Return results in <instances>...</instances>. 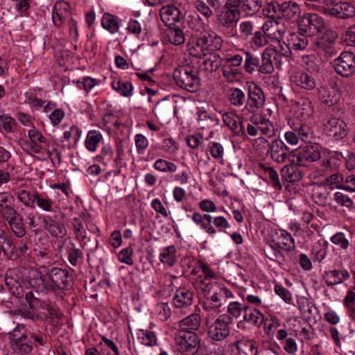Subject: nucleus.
<instances>
[{
  "mask_svg": "<svg viewBox=\"0 0 355 355\" xmlns=\"http://www.w3.org/2000/svg\"><path fill=\"white\" fill-rule=\"evenodd\" d=\"M318 93L321 103L326 106H333L340 101V95L337 89L336 84H331L329 86H321L318 89Z\"/></svg>",
  "mask_w": 355,
  "mask_h": 355,
  "instance_id": "4468645a",
  "label": "nucleus"
},
{
  "mask_svg": "<svg viewBox=\"0 0 355 355\" xmlns=\"http://www.w3.org/2000/svg\"><path fill=\"white\" fill-rule=\"evenodd\" d=\"M250 44L251 46H255L257 48L263 47L269 44V42L265 35V32L261 29V26H258L252 35Z\"/></svg>",
  "mask_w": 355,
  "mask_h": 355,
  "instance_id": "8fccbe9b",
  "label": "nucleus"
},
{
  "mask_svg": "<svg viewBox=\"0 0 355 355\" xmlns=\"http://www.w3.org/2000/svg\"><path fill=\"white\" fill-rule=\"evenodd\" d=\"M243 320L254 326H260L263 321V315L256 308L247 304L243 313Z\"/></svg>",
  "mask_w": 355,
  "mask_h": 355,
  "instance_id": "4c0bfd02",
  "label": "nucleus"
},
{
  "mask_svg": "<svg viewBox=\"0 0 355 355\" xmlns=\"http://www.w3.org/2000/svg\"><path fill=\"white\" fill-rule=\"evenodd\" d=\"M102 139V134L99 131L94 130L89 131L85 142L86 148L91 152H94Z\"/></svg>",
  "mask_w": 355,
  "mask_h": 355,
  "instance_id": "37998d69",
  "label": "nucleus"
},
{
  "mask_svg": "<svg viewBox=\"0 0 355 355\" xmlns=\"http://www.w3.org/2000/svg\"><path fill=\"white\" fill-rule=\"evenodd\" d=\"M220 38L213 31L205 32L201 35V49L205 47L210 51H214L220 45Z\"/></svg>",
  "mask_w": 355,
  "mask_h": 355,
  "instance_id": "58836bf2",
  "label": "nucleus"
},
{
  "mask_svg": "<svg viewBox=\"0 0 355 355\" xmlns=\"http://www.w3.org/2000/svg\"><path fill=\"white\" fill-rule=\"evenodd\" d=\"M201 294H203L202 307L205 315H209L214 319L220 312L218 309L222 305V300L218 291V284L201 281Z\"/></svg>",
  "mask_w": 355,
  "mask_h": 355,
  "instance_id": "f03ea898",
  "label": "nucleus"
},
{
  "mask_svg": "<svg viewBox=\"0 0 355 355\" xmlns=\"http://www.w3.org/2000/svg\"><path fill=\"white\" fill-rule=\"evenodd\" d=\"M102 26L110 33H116L119 29V19L117 16L105 12L101 19Z\"/></svg>",
  "mask_w": 355,
  "mask_h": 355,
  "instance_id": "ea45409f",
  "label": "nucleus"
},
{
  "mask_svg": "<svg viewBox=\"0 0 355 355\" xmlns=\"http://www.w3.org/2000/svg\"><path fill=\"white\" fill-rule=\"evenodd\" d=\"M220 65L219 55L216 53L209 52L201 55V71L209 78V75L216 71Z\"/></svg>",
  "mask_w": 355,
  "mask_h": 355,
  "instance_id": "412c9836",
  "label": "nucleus"
},
{
  "mask_svg": "<svg viewBox=\"0 0 355 355\" xmlns=\"http://www.w3.org/2000/svg\"><path fill=\"white\" fill-rule=\"evenodd\" d=\"M295 131L302 141L311 142L315 137L314 132L312 127L309 124L301 123L295 128Z\"/></svg>",
  "mask_w": 355,
  "mask_h": 355,
  "instance_id": "49530a36",
  "label": "nucleus"
},
{
  "mask_svg": "<svg viewBox=\"0 0 355 355\" xmlns=\"http://www.w3.org/2000/svg\"><path fill=\"white\" fill-rule=\"evenodd\" d=\"M273 49H266L265 54H268V57L276 58L277 55H283L285 58H289L291 55L293 49L290 46L289 42L287 44L282 40L276 42L272 44Z\"/></svg>",
  "mask_w": 355,
  "mask_h": 355,
  "instance_id": "cd10ccee",
  "label": "nucleus"
},
{
  "mask_svg": "<svg viewBox=\"0 0 355 355\" xmlns=\"http://www.w3.org/2000/svg\"><path fill=\"white\" fill-rule=\"evenodd\" d=\"M168 40L173 44L180 45L184 42L183 31L175 26H171L166 32Z\"/></svg>",
  "mask_w": 355,
  "mask_h": 355,
  "instance_id": "de8ad7c7",
  "label": "nucleus"
},
{
  "mask_svg": "<svg viewBox=\"0 0 355 355\" xmlns=\"http://www.w3.org/2000/svg\"><path fill=\"white\" fill-rule=\"evenodd\" d=\"M193 297V293L189 291L184 288L178 289L173 297L174 305L177 308L189 306L192 304Z\"/></svg>",
  "mask_w": 355,
  "mask_h": 355,
  "instance_id": "f704fd0d",
  "label": "nucleus"
},
{
  "mask_svg": "<svg viewBox=\"0 0 355 355\" xmlns=\"http://www.w3.org/2000/svg\"><path fill=\"white\" fill-rule=\"evenodd\" d=\"M246 306L247 304L245 303H240L237 301L230 302L227 306V312L230 314L229 315L236 318H239L241 313H244Z\"/></svg>",
  "mask_w": 355,
  "mask_h": 355,
  "instance_id": "0e129e2a",
  "label": "nucleus"
},
{
  "mask_svg": "<svg viewBox=\"0 0 355 355\" xmlns=\"http://www.w3.org/2000/svg\"><path fill=\"white\" fill-rule=\"evenodd\" d=\"M227 97L230 103L234 107H241L246 104L247 97L245 92L239 88L232 87L229 89Z\"/></svg>",
  "mask_w": 355,
  "mask_h": 355,
  "instance_id": "473e14b6",
  "label": "nucleus"
},
{
  "mask_svg": "<svg viewBox=\"0 0 355 355\" xmlns=\"http://www.w3.org/2000/svg\"><path fill=\"white\" fill-rule=\"evenodd\" d=\"M50 282H46L42 277L38 278L44 289H51L53 291H69L73 286L72 275L68 270L60 268H52L46 274Z\"/></svg>",
  "mask_w": 355,
  "mask_h": 355,
  "instance_id": "f257e3e1",
  "label": "nucleus"
},
{
  "mask_svg": "<svg viewBox=\"0 0 355 355\" xmlns=\"http://www.w3.org/2000/svg\"><path fill=\"white\" fill-rule=\"evenodd\" d=\"M5 220L8 223L17 237L22 238L26 234L23 217L18 212L5 218Z\"/></svg>",
  "mask_w": 355,
  "mask_h": 355,
  "instance_id": "a878e982",
  "label": "nucleus"
},
{
  "mask_svg": "<svg viewBox=\"0 0 355 355\" xmlns=\"http://www.w3.org/2000/svg\"><path fill=\"white\" fill-rule=\"evenodd\" d=\"M352 235L349 232H339L334 234L331 238V242L336 246V250L340 252H347L350 247Z\"/></svg>",
  "mask_w": 355,
  "mask_h": 355,
  "instance_id": "bb28decb",
  "label": "nucleus"
},
{
  "mask_svg": "<svg viewBox=\"0 0 355 355\" xmlns=\"http://www.w3.org/2000/svg\"><path fill=\"white\" fill-rule=\"evenodd\" d=\"M243 69L248 73H252L258 70L259 67V58L254 53L247 51H243Z\"/></svg>",
  "mask_w": 355,
  "mask_h": 355,
  "instance_id": "e433bc0d",
  "label": "nucleus"
},
{
  "mask_svg": "<svg viewBox=\"0 0 355 355\" xmlns=\"http://www.w3.org/2000/svg\"><path fill=\"white\" fill-rule=\"evenodd\" d=\"M349 272L344 268H334L325 270L322 279L329 287H333L349 278Z\"/></svg>",
  "mask_w": 355,
  "mask_h": 355,
  "instance_id": "a211bd4d",
  "label": "nucleus"
},
{
  "mask_svg": "<svg viewBox=\"0 0 355 355\" xmlns=\"http://www.w3.org/2000/svg\"><path fill=\"white\" fill-rule=\"evenodd\" d=\"M283 176L290 182H295L301 180L303 174L293 166H285L282 169Z\"/></svg>",
  "mask_w": 355,
  "mask_h": 355,
  "instance_id": "13d9d810",
  "label": "nucleus"
},
{
  "mask_svg": "<svg viewBox=\"0 0 355 355\" xmlns=\"http://www.w3.org/2000/svg\"><path fill=\"white\" fill-rule=\"evenodd\" d=\"M225 124L230 128L236 135L242 137L245 135V123L248 119L241 117V112L236 115L232 112H226L223 114Z\"/></svg>",
  "mask_w": 355,
  "mask_h": 355,
  "instance_id": "2eb2a0df",
  "label": "nucleus"
},
{
  "mask_svg": "<svg viewBox=\"0 0 355 355\" xmlns=\"http://www.w3.org/2000/svg\"><path fill=\"white\" fill-rule=\"evenodd\" d=\"M259 114L253 113L248 116L246 126V131L248 134L252 137H256L260 132V126L259 123Z\"/></svg>",
  "mask_w": 355,
  "mask_h": 355,
  "instance_id": "09e8293b",
  "label": "nucleus"
},
{
  "mask_svg": "<svg viewBox=\"0 0 355 355\" xmlns=\"http://www.w3.org/2000/svg\"><path fill=\"white\" fill-rule=\"evenodd\" d=\"M26 299L29 306L33 310L44 311L50 302L47 301H42L36 297L32 292H28L26 295Z\"/></svg>",
  "mask_w": 355,
  "mask_h": 355,
  "instance_id": "864d4df0",
  "label": "nucleus"
},
{
  "mask_svg": "<svg viewBox=\"0 0 355 355\" xmlns=\"http://www.w3.org/2000/svg\"><path fill=\"white\" fill-rule=\"evenodd\" d=\"M182 327H185L184 331H197L200 327V316L197 313L191 314L180 322Z\"/></svg>",
  "mask_w": 355,
  "mask_h": 355,
  "instance_id": "4d7b16f0",
  "label": "nucleus"
},
{
  "mask_svg": "<svg viewBox=\"0 0 355 355\" xmlns=\"http://www.w3.org/2000/svg\"><path fill=\"white\" fill-rule=\"evenodd\" d=\"M229 5L237 7L245 16H253L263 5V0H229Z\"/></svg>",
  "mask_w": 355,
  "mask_h": 355,
  "instance_id": "6ab92c4d",
  "label": "nucleus"
},
{
  "mask_svg": "<svg viewBox=\"0 0 355 355\" xmlns=\"http://www.w3.org/2000/svg\"><path fill=\"white\" fill-rule=\"evenodd\" d=\"M290 160L300 166H308L321 158L320 148L315 145H306L292 150Z\"/></svg>",
  "mask_w": 355,
  "mask_h": 355,
  "instance_id": "39448f33",
  "label": "nucleus"
},
{
  "mask_svg": "<svg viewBox=\"0 0 355 355\" xmlns=\"http://www.w3.org/2000/svg\"><path fill=\"white\" fill-rule=\"evenodd\" d=\"M259 123L260 132L266 136L271 137L274 133V127L269 119H266L262 114H259Z\"/></svg>",
  "mask_w": 355,
  "mask_h": 355,
  "instance_id": "338daca9",
  "label": "nucleus"
},
{
  "mask_svg": "<svg viewBox=\"0 0 355 355\" xmlns=\"http://www.w3.org/2000/svg\"><path fill=\"white\" fill-rule=\"evenodd\" d=\"M258 26L251 20H245L241 21L239 25V32L240 37L248 40L253 35V31H256Z\"/></svg>",
  "mask_w": 355,
  "mask_h": 355,
  "instance_id": "3c124183",
  "label": "nucleus"
},
{
  "mask_svg": "<svg viewBox=\"0 0 355 355\" xmlns=\"http://www.w3.org/2000/svg\"><path fill=\"white\" fill-rule=\"evenodd\" d=\"M307 35L308 34L304 33L303 31H300L290 34L288 42H289V45L293 50L302 51L306 48L309 44Z\"/></svg>",
  "mask_w": 355,
  "mask_h": 355,
  "instance_id": "c756f323",
  "label": "nucleus"
},
{
  "mask_svg": "<svg viewBox=\"0 0 355 355\" xmlns=\"http://www.w3.org/2000/svg\"><path fill=\"white\" fill-rule=\"evenodd\" d=\"M328 245L326 241H318L313 244L311 250L313 261L321 262L324 260L327 255Z\"/></svg>",
  "mask_w": 355,
  "mask_h": 355,
  "instance_id": "79ce46f5",
  "label": "nucleus"
},
{
  "mask_svg": "<svg viewBox=\"0 0 355 355\" xmlns=\"http://www.w3.org/2000/svg\"><path fill=\"white\" fill-rule=\"evenodd\" d=\"M340 153L338 154L337 152H333L327 150L324 152L323 155H321V162L320 166L323 170L326 172H331L339 166L341 162L340 159Z\"/></svg>",
  "mask_w": 355,
  "mask_h": 355,
  "instance_id": "5701e85b",
  "label": "nucleus"
},
{
  "mask_svg": "<svg viewBox=\"0 0 355 355\" xmlns=\"http://www.w3.org/2000/svg\"><path fill=\"white\" fill-rule=\"evenodd\" d=\"M324 26L323 18L315 13H306L298 21L299 31L309 35L323 31Z\"/></svg>",
  "mask_w": 355,
  "mask_h": 355,
  "instance_id": "0eeeda50",
  "label": "nucleus"
},
{
  "mask_svg": "<svg viewBox=\"0 0 355 355\" xmlns=\"http://www.w3.org/2000/svg\"><path fill=\"white\" fill-rule=\"evenodd\" d=\"M14 197L10 193H0V214L4 219L17 212L14 207Z\"/></svg>",
  "mask_w": 355,
  "mask_h": 355,
  "instance_id": "b1692460",
  "label": "nucleus"
},
{
  "mask_svg": "<svg viewBox=\"0 0 355 355\" xmlns=\"http://www.w3.org/2000/svg\"><path fill=\"white\" fill-rule=\"evenodd\" d=\"M334 67L337 73L349 77L355 73V55L349 51H344L334 60Z\"/></svg>",
  "mask_w": 355,
  "mask_h": 355,
  "instance_id": "1a4fd4ad",
  "label": "nucleus"
},
{
  "mask_svg": "<svg viewBox=\"0 0 355 355\" xmlns=\"http://www.w3.org/2000/svg\"><path fill=\"white\" fill-rule=\"evenodd\" d=\"M264 103L265 96L261 88L257 85L250 87L246 104L241 110V117L248 119L249 114L255 113L258 109L262 108Z\"/></svg>",
  "mask_w": 355,
  "mask_h": 355,
  "instance_id": "423d86ee",
  "label": "nucleus"
},
{
  "mask_svg": "<svg viewBox=\"0 0 355 355\" xmlns=\"http://www.w3.org/2000/svg\"><path fill=\"white\" fill-rule=\"evenodd\" d=\"M240 15V10L229 5V0H227L224 10L218 16L219 24L223 28H234L239 20Z\"/></svg>",
  "mask_w": 355,
  "mask_h": 355,
  "instance_id": "9d476101",
  "label": "nucleus"
},
{
  "mask_svg": "<svg viewBox=\"0 0 355 355\" xmlns=\"http://www.w3.org/2000/svg\"><path fill=\"white\" fill-rule=\"evenodd\" d=\"M10 337V347L15 353L25 355L28 354L33 350V343L27 336L23 334L17 338L16 335L13 334Z\"/></svg>",
  "mask_w": 355,
  "mask_h": 355,
  "instance_id": "aec40b11",
  "label": "nucleus"
},
{
  "mask_svg": "<svg viewBox=\"0 0 355 355\" xmlns=\"http://www.w3.org/2000/svg\"><path fill=\"white\" fill-rule=\"evenodd\" d=\"M297 112L304 119L310 117L314 112L312 102L308 98L301 99L297 103Z\"/></svg>",
  "mask_w": 355,
  "mask_h": 355,
  "instance_id": "5fc2aeb1",
  "label": "nucleus"
},
{
  "mask_svg": "<svg viewBox=\"0 0 355 355\" xmlns=\"http://www.w3.org/2000/svg\"><path fill=\"white\" fill-rule=\"evenodd\" d=\"M292 81L296 86L306 90H312L316 86L313 76L306 72L296 73L293 76Z\"/></svg>",
  "mask_w": 355,
  "mask_h": 355,
  "instance_id": "393cba45",
  "label": "nucleus"
},
{
  "mask_svg": "<svg viewBox=\"0 0 355 355\" xmlns=\"http://www.w3.org/2000/svg\"><path fill=\"white\" fill-rule=\"evenodd\" d=\"M69 7L65 1L55 4V10L52 12V19L55 26H60L67 18L71 17L68 11Z\"/></svg>",
  "mask_w": 355,
  "mask_h": 355,
  "instance_id": "2f4dec72",
  "label": "nucleus"
},
{
  "mask_svg": "<svg viewBox=\"0 0 355 355\" xmlns=\"http://www.w3.org/2000/svg\"><path fill=\"white\" fill-rule=\"evenodd\" d=\"M324 130L335 140H340L347 135V124L337 118H332L325 123Z\"/></svg>",
  "mask_w": 355,
  "mask_h": 355,
  "instance_id": "f8f14e48",
  "label": "nucleus"
},
{
  "mask_svg": "<svg viewBox=\"0 0 355 355\" xmlns=\"http://www.w3.org/2000/svg\"><path fill=\"white\" fill-rule=\"evenodd\" d=\"M37 192H31L25 189H20L15 193L18 200L21 202L25 207L34 208L35 207V198Z\"/></svg>",
  "mask_w": 355,
  "mask_h": 355,
  "instance_id": "c03bdc74",
  "label": "nucleus"
},
{
  "mask_svg": "<svg viewBox=\"0 0 355 355\" xmlns=\"http://www.w3.org/2000/svg\"><path fill=\"white\" fill-rule=\"evenodd\" d=\"M220 5L219 0H202L201 1V15H203L207 19L213 16V12L210 8L217 9Z\"/></svg>",
  "mask_w": 355,
  "mask_h": 355,
  "instance_id": "e2e57ef3",
  "label": "nucleus"
},
{
  "mask_svg": "<svg viewBox=\"0 0 355 355\" xmlns=\"http://www.w3.org/2000/svg\"><path fill=\"white\" fill-rule=\"evenodd\" d=\"M283 250H285L284 247H282L280 243L275 241H270L263 248L264 254L270 260L275 261H280L284 260Z\"/></svg>",
  "mask_w": 355,
  "mask_h": 355,
  "instance_id": "7c9ffc66",
  "label": "nucleus"
},
{
  "mask_svg": "<svg viewBox=\"0 0 355 355\" xmlns=\"http://www.w3.org/2000/svg\"><path fill=\"white\" fill-rule=\"evenodd\" d=\"M175 252L176 250L173 245L166 247L160 253L159 259L162 263L172 266L176 261Z\"/></svg>",
  "mask_w": 355,
  "mask_h": 355,
  "instance_id": "6e6d98bb",
  "label": "nucleus"
},
{
  "mask_svg": "<svg viewBox=\"0 0 355 355\" xmlns=\"http://www.w3.org/2000/svg\"><path fill=\"white\" fill-rule=\"evenodd\" d=\"M341 188L347 191H355V173L350 171H343V184Z\"/></svg>",
  "mask_w": 355,
  "mask_h": 355,
  "instance_id": "680f3d73",
  "label": "nucleus"
},
{
  "mask_svg": "<svg viewBox=\"0 0 355 355\" xmlns=\"http://www.w3.org/2000/svg\"><path fill=\"white\" fill-rule=\"evenodd\" d=\"M35 202H36L37 207L44 211H51L53 201L47 196L37 193Z\"/></svg>",
  "mask_w": 355,
  "mask_h": 355,
  "instance_id": "69168bd1",
  "label": "nucleus"
},
{
  "mask_svg": "<svg viewBox=\"0 0 355 355\" xmlns=\"http://www.w3.org/2000/svg\"><path fill=\"white\" fill-rule=\"evenodd\" d=\"M300 64L305 70L315 73L320 71L321 61L313 54L304 55L300 58Z\"/></svg>",
  "mask_w": 355,
  "mask_h": 355,
  "instance_id": "c9c22d12",
  "label": "nucleus"
},
{
  "mask_svg": "<svg viewBox=\"0 0 355 355\" xmlns=\"http://www.w3.org/2000/svg\"><path fill=\"white\" fill-rule=\"evenodd\" d=\"M159 15L163 23L168 28L175 26L176 22L183 19L180 8L172 4L162 6L159 10Z\"/></svg>",
  "mask_w": 355,
  "mask_h": 355,
  "instance_id": "dca6fc26",
  "label": "nucleus"
},
{
  "mask_svg": "<svg viewBox=\"0 0 355 355\" xmlns=\"http://www.w3.org/2000/svg\"><path fill=\"white\" fill-rule=\"evenodd\" d=\"M343 304L347 309L349 315L355 320V292L349 290L343 300Z\"/></svg>",
  "mask_w": 355,
  "mask_h": 355,
  "instance_id": "052dcab7",
  "label": "nucleus"
},
{
  "mask_svg": "<svg viewBox=\"0 0 355 355\" xmlns=\"http://www.w3.org/2000/svg\"><path fill=\"white\" fill-rule=\"evenodd\" d=\"M270 157L277 163H284L292 157V151L280 139H275L269 144Z\"/></svg>",
  "mask_w": 355,
  "mask_h": 355,
  "instance_id": "9b49d317",
  "label": "nucleus"
},
{
  "mask_svg": "<svg viewBox=\"0 0 355 355\" xmlns=\"http://www.w3.org/2000/svg\"><path fill=\"white\" fill-rule=\"evenodd\" d=\"M203 321L207 327V336L212 340L220 341L227 338L230 334V324L233 322L232 318L228 314H222L214 322L209 315L202 314Z\"/></svg>",
  "mask_w": 355,
  "mask_h": 355,
  "instance_id": "20e7f679",
  "label": "nucleus"
},
{
  "mask_svg": "<svg viewBox=\"0 0 355 355\" xmlns=\"http://www.w3.org/2000/svg\"><path fill=\"white\" fill-rule=\"evenodd\" d=\"M269 44L282 40L285 34V28L277 21H267L261 25Z\"/></svg>",
  "mask_w": 355,
  "mask_h": 355,
  "instance_id": "f3484780",
  "label": "nucleus"
},
{
  "mask_svg": "<svg viewBox=\"0 0 355 355\" xmlns=\"http://www.w3.org/2000/svg\"><path fill=\"white\" fill-rule=\"evenodd\" d=\"M327 184L330 188L342 189L341 187L343 184V171L341 173H335L326 178Z\"/></svg>",
  "mask_w": 355,
  "mask_h": 355,
  "instance_id": "774afa93",
  "label": "nucleus"
},
{
  "mask_svg": "<svg viewBox=\"0 0 355 355\" xmlns=\"http://www.w3.org/2000/svg\"><path fill=\"white\" fill-rule=\"evenodd\" d=\"M60 317L61 313L57 306L53 304L49 303L46 309L44 311H41L40 315H37L35 318L50 320V322H51L53 325H56L55 320L58 319Z\"/></svg>",
  "mask_w": 355,
  "mask_h": 355,
  "instance_id": "a19ab883",
  "label": "nucleus"
},
{
  "mask_svg": "<svg viewBox=\"0 0 355 355\" xmlns=\"http://www.w3.org/2000/svg\"><path fill=\"white\" fill-rule=\"evenodd\" d=\"M85 223V221L83 216L74 218L72 223L76 236L80 241H83L86 238Z\"/></svg>",
  "mask_w": 355,
  "mask_h": 355,
  "instance_id": "bf43d9fd",
  "label": "nucleus"
},
{
  "mask_svg": "<svg viewBox=\"0 0 355 355\" xmlns=\"http://www.w3.org/2000/svg\"><path fill=\"white\" fill-rule=\"evenodd\" d=\"M112 87L113 89L123 96H130L132 94L133 86L130 82L114 80L112 83Z\"/></svg>",
  "mask_w": 355,
  "mask_h": 355,
  "instance_id": "603ef678",
  "label": "nucleus"
},
{
  "mask_svg": "<svg viewBox=\"0 0 355 355\" xmlns=\"http://www.w3.org/2000/svg\"><path fill=\"white\" fill-rule=\"evenodd\" d=\"M301 9L296 2L288 1L282 3H269L267 6V15L269 17L284 19L290 22H297L300 20Z\"/></svg>",
  "mask_w": 355,
  "mask_h": 355,
  "instance_id": "7ed1b4c3",
  "label": "nucleus"
},
{
  "mask_svg": "<svg viewBox=\"0 0 355 355\" xmlns=\"http://www.w3.org/2000/svg\"><path fill=\"white\" fill-rule=\"evenodd\" d=\"M2 255L11 260L16 259L18 257L13 239L0 227V258Z\"/></svg>",
  "mask_w": 355,
  "mask_h": 355,
  "instance_id": "ddd939ff",
  "label": "nucleus"
},
{
  "mask_svg": "<svg viewBox=\"0 0 355 355\" xmlns=\"http://www.w3.org/2000/svg\"><path fill=\"white\" fill-rule=\"evenodd\" d=\"M238 355H257L258 349L253 340L246 338H241L234 343Z\"/></svg>",
  "mask_w": 355,
  "mask_h": 355,
  "instance_id": "c85d7f7f",
  "label": "nucleus"
},
{
  "mask_svg": "<svg viewBox=\"0 0 355 355\" xmlns=\"http://www.w3.org/2000/svg\"><path fill=\"white\" fill-rule=\"evenodd\" d=\"M338 37V35L335 31L331 30L326 31L324 36L318 41L319 51H324L328 56L334 55L336 53L334 45Z\"/></svg>",
  "mask_w": 355,
  "mask_h": 355,
  "instance_id": "4be33fe9",
  "label": "nucleus"
},
{
  "mask_svg": "<svg viewBox=\"0 0 355 355\" xmlns=\"http://www.w3.org/2000/svg\"><path fill=\"white\" fill-rule=\"evenodd\" d=\"M181 81L186 89L194 92L198 89L200 80L194 75L185 71L181 76Z\"/></svg>",
  "mask_w": 355,
  "mask_h": 355,
  "instance_id": "a18cd8bd",
  "label": "nucleus"
},
{
  "mask_svg": "<svg viewBox=\"0 0 355 355\" xmlns=\"http://www.w3.org/2000/svg\"><path fill=\"white\" fill-rule=\"evenodd\" d=\"M43 223L46 225V229L52 236L63 237L65 235L66 230L64 225L55 219L46 216L44 218Z\"/></svg>",
  "mask_w": 355,
  "mask_h": 355,
  "instance_id": "72a5a7b5",
  "label": "nucleus"
},
{
  "mask_svg": "<svg viewBox=\"0 0 355 355\" xmlns=\"http://www.w3.org/2000/svg\"><path fill=\"white\" fill-rule=\"evenodd\" d=\"M177 344L180 349L184 350L186 355H198L200 338L196 333L192 331H180L176 336Z\"/></svg>",
  "mask_w": 355,
  "mask_h": 355,
  "instance_id": "6e6552de",
  "label": "nucleus"
}]
</instances>
